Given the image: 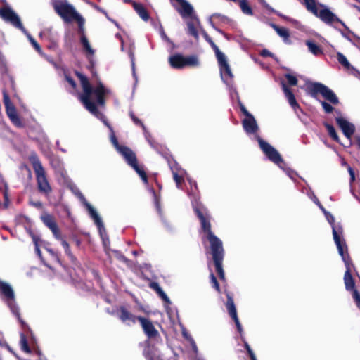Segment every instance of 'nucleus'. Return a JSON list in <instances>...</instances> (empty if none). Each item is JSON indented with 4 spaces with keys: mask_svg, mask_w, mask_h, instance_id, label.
I'll list each match as a JSON object with an SVG mask.
<instances>
[{
    "mask_svg": "<svg viewBox=\"0 0 360 360\" xmlns=\"http://www.w3.org/2000/svg\"><path fill=\"white\" fill-rule=\"evenodd\" d=\"M75 75L79 79L83 93L79 96V100L84 108L96 117L103 120L104 124L112 132L113 128L105 119L104 115L99 111L98 106L104 107L105 105L106 89L101 82L94 89L88 78L79 71H75Z\"/></svg>",
    "mask_w": 360,
    "mask_h": 360,
    "instance_id": "obj_1",
    "label": "nucleus"
},
{
    "mask_svg": "<svg viewBox=\"0 0 360 360\" xmlns=\"http://www.w3.org/2000/svg\"><path fill=\"white\" fill-rule=\"evenodd\" d=\"M194 212L200 222L201 231L203 233L201 240L205 250H207L208 248L222 245L221 240L212 231L210 216L207 212H203L198 207L194 208Z\"/></svg>",
    "mask_w": 360,
    "mask_h": 360,
    "instance_id": "obj_2",
    "label": "nucleus"
},
{
    "mask_svg": "<svg viewBox=\"0 0 360 360\" xmlns=\"http://www.w3.org/2000/svg\"><path fill=\"white\" fill-rule=\"evenodd\" d=\"M52 6L56 13L66 22L76 20L79 29L83 30L84 19L77 13L67 0H53Z\"/></svg>",
    "mask_w": 360,
    "mask_h": 360,
    "instance_id": "obj_3",
    "label": "nucleus"
},
{
    "mask_svg": "<svg viewBox=\"0 0 360 360\" xmlns=\"http://www.w3.org/2000/svg\"><path fill=\"white\" fill-rule=\"evenodd\" d=\"M30 161L36 174L38 191L45 196H49L52 192V188L41 161L36 154L30 156Z\"/></svg>",
    "mask_w": 360,
    "mask_h": 360,
    "instance_id": "obj_4",
    "label": "nucleus"
},
{
    "mask_svg": "<svg viewBox=\"0 0 360 360\" xmlns=\"http://www.w3.org/2000/svg\"><path fill=\"white\" fill-rule=\"evenodd\" d=\"M342 233L343 231L341 228L338 231L335 227H333V239L337 246L338 253L345 263L346 271L352 272L353 271H356V268L348 253V248L345 240L342 238Z\"/></svg>",
    "mask_w": 360,
    "mask_h": 360,
    "instance_id": "obj_5",
    "label": "nucleus"
},
{
    "mask_svg": "<svg viewBox=\"0 0 360 360\" xmlns=\"http://www.w3.org/2000/svg\"><path fill=\"white\" fill-rule=\"evenodd\" d=\"M307 91L313 98H316L319 94H321L332 104L337 105L339 103V99L336 94L322 83L311 82L307 86Z\"/></svg>",
    "mask_w": 360,
    "mask_h": 360,
    "instance_id": "obj_6",
    "label": "nucleus"
},
{
    "mask_svg": "<svg viewBox=\"0 0 360 360\" xmlns=\"http://www.w3.org/2000/svg\"><path fill=\"white\" fill-rule=\"evenodd\" d=\"M207 253H210L212 255L214 265L215 266L216 272L222 281H225V273L223 269V260L224 257V249L223 244L208 248Z\"/></svg>",
    "mask_w": 360,
    "mask_h": 360,
    "instance_id": "obj_7",
    "label": "nucleus"
},
{
    "mask_svg": "<svg viewBox=\"0 0 360 360\" xmlns=\"http://www.w3.org/2000/svg\"><path fill=\"white\" fill-rule=\"evenodd\" d=\"M257 141L261 150L268 159L281 167V165L284 164V160L278 150L269 143L264 141L260 136H257Z\"/></svg>",
    "mask_w": 360,
    "mask_h": 360,
    "instance_id": "obj_8",
    "label": "nucleus"
},
{
    "mask_svg": "<svg viewBox=\"0 0 360 360\" xmlns=\"http://www.w3.org/2000/svg\"><path fill=\"white\" fill-rule=\"evenodd\" d=\"M3 101L6 108V112L11 122L18 127H23L22 122L18 115L16 108L12 103L9 96L6 92H4Z\"/></svg>",
    "mask_w": 360,
    "mask_h": 360,
    "instance_id": "obj_9",
    "label": "nucleus"
},
{
    "mask_svg": "<svg viewBox=\"0 0 360 360\" xmlns=\"http://www.w3.org/2000/svg\"><path fill=\"white\" fill-rule=\"evenodd\" d=\"M321 6L323 7V8L318 11V14L315 15V16L319 18L322 22L327 25H332L334 22H338L345 28V30H349V27L345 25V23L329 8L325 7L322 4H321Z\"/></svg>",
    "mask_w": 360,
    "mask_h": 360,
    "instance_id": "obj_10",
    "label": "nucleus"
},
{
    "mask_svg": "<svg viewBox=\"0 0 360 360\" xmlns=\"http://www.w3.org/2000/svg\"><path fill=\"white\" fill-rule=\"evenodd\" d=\"M224 293H225V295L226 296V299H227L225 305H226V307L229 312V314L231 317V319L233 320L238 331L239 332L240 335H242L243 328L240 323L239 319L238 317L236 308L234 301H233V293L226 290H224Z\"/></svg>",
    "mask_w": 360,
    "mask_h": 360,
    "instance_id": "obj_11",
    "label": "nucleus"
},
{
    "mask_svg": "<svg viewBox=\"0 0 360 360\" xmlns=\"http://www.w3.org/2000/svg\"><path fill=\"white\" fill-rule=\"evenodd\" d=\"M0 17L6 21L10 22L13 26L20 30L25 31L19 16L9 7H2L0 8Z\"/></svg>",
    "mask_w": 360,
    "mask_h": 360,
    "instance_id": "obj_12",
    "label": "nucleus"
},
{
    "mask_svg": "<svg viewBox=\"0 0 360 360\" xmlns=\"http://www.w3.org/2000/svg\"><path fill=\"white\" fill-rule=\"evenodd\" d=\"M117 317L122 323L130 326L135 324L137 321L139 322V319L142 316H136L130 312L126 307L120 306L117 309Z\"/></svg>",
    "mask_w": 360,
    "mask_h": 360,
    "instance_id": "obj_13",
    "label": "nucleus"
},
{
    "mask_svg": "<svg viewBox=\"0 0 360 360\" xmlns=\"http://www.w3.org/2000/svg\"><path fill=\"white\" fill-rule=\"evenodd\" d=\"M139 323L145 335L150 339L156 338L159 336L158 330L155 328L153 322L148 318L141 317Z\"/></svg>",
    "mask_w": 360,
    "mask_h": 360,
    "instance_id": "obj_14",
    "label": "nucleus"
},
{
    "mask_svg": "<svg viewBox=\"0 0 360 360\" xmlns=\"http://www.w3.org/2000/svg\"><path fill=\"white\" fill-rule=\"evenodd\" d=\"M217 60L219 64L221 79L225 82L231 80L233 77V75L231 70L226 56L224 54L217 58Z\"/></svg>",
    "mask_w": 360,
    "mask_h": 360,
    "instance_id": "obj_15",
    "label": "nucleus"
},
{
    "mask_svg": "<svg viewBox=\"0 0 360 360\" xmlns=\"http://www.w3.org/2000/svg\"><path fill=\"white\" fill-rule=\"evenodd\" d=\"M335 120L338 125L342 129L344 135L347 138L351 139L355 131L354 125L342 117H337Z\"/></svg>",
    "mask_w": 360,
    "mask_h": 360,
    "instance_id": "obj_16",
    "label": "nucleus"
},
{
    "mask_svg": "<svg viewBox=\"0 0 360 360\" xmlns=\"http://www.w3.org/2000/svg\"><path fill=\"white\" fill-rule=\"evenodd\" d=\"M180 4L181 8H178V12L183 18L191 17L192 19L196 20L198 23H200L199 19L192 15L193 13V6L187 2L186 0H176Z\"/></svg>",
    "mask_w": 360,
    "mask_h": 360,
    "instance_id": "obj_17",
    "label": "nucleus"
},
{
    "mask_svg": "<svg viewBox=\"0 0 360 360\" xmlns=\"http://www.w3.org/2000/svg\"><path fill=\"white\" fill-rule=\"evenodd\" d=\"M282 89L285 94L286 98L290 104V105L293 108L295 111L297 110H301L300 105L296 101L295 96L292 92V91L286 85L284 82H281Z\"/></svg>",
    "mask_w": 360,
    "mask_h": 360,
    "instance_id": "obj_18",
    "label": "nucleus"
},
{
    "mask_svg": "<svg viewBox=\"0 0 360 360\" xmlns=\"http://www.w3.org/2000/svg\"><path fill=\"white\" fill-rule=\"evenodd\" d=\"M124 158L127 163L131 166L138 162L135 153L128 146H124L118 151Z\"/></svg>",
    "mask_w": 360,
    "mask_h": 360,
    "instance_id": "obj_19",
    "label": "nucleus"
},
{
    "mask_svg": "<svg viewBox=\"0 0 360 360\" xmlns=\"http://www.w3.org/2000/svg\"><path fill=\"white\" fill-rule=\"evenodd\" d=\"M242 124L244 130L248 134H255L259 129L257 122L252 115L245 117L243 120Z\"/></svg>",
    "mask_w": 360,
    "mask_h": 360,
    "instance_id": "obj_20",
    "label": "nucleus"
},
{
    "mask_svg": "<svg viewBox=\"0 0 360 360\" xmlns=\"http://www.w3.org/2000/svg\"><path fill=\"white\" fill-rule=\"evenodd\" d=\"M0 295L4 296L6 302L15 299V294L12 287L8 283L2 281H0Z\"/></svg>",
    "mask_w": 360,
    "mask_h": 360,
    "instance_id": "obj_21",
    "label": "nucleus"
},
{
    "mask_svg": "<svg viewBox=\"0 0 360 360\" xmlns=\"http://www.w3.org/2000/svg\"><path fill=\"white\" fill-rule=\"evenodd\" d=\"M7 304L8 307L10 308L12 313L18 318V321L20 322L22 327L26 330H30V328L26 324V323L21 319L20 314V309L16 304L15 302V299L13 300L7 301Z\"/></svg>",
    "mask_w": 360,
    "mask_h": 360,
    "instance_id": "obj_22",
    "label": "nucleus"
},
{
    "mask_svg": "<svg viewBox=\"0 0 360 360\" xmlns=\"http://www.w3.org/2000/svg\"><path fill=\"white\" fill-rule=\"evenodd\" d=\"M79 32H82V35L80 37V42L82 45L83 50L86 53V56H94L95 53L94 49L91 46V44L84 33V30H79Z\"/></svg>",
    "mask_w": 360,
    "mask_h": 360,
    "instance_id": "obj_23",
    "label": "nucleus"
},
{
    "mask_svg": "<svg viewBox=\"0 0 360 360\" xmlns=\"http://www.w3.org/2000/svg\"><path fill=\"white\" fill-rule=\"evenodd\" d=\"M169 65L174 69L184 68V56L180 53L174 54L169 58Z\"/></svg>",
    "mask_w": 360,
    "mask_h": 360,
    "instance_id": "obj_24",
    "label": "nucleus"
},
{
    "mask_svg": "<svg viewBox=\"0 0 360 360\" xmlns=\"http://www.w3.org/2000/svg\"><path fill=\"white\" fill-rule=\"evenodd\" d=\"M134 9L139 15V17L144 21H148L150 19V15L147 9L144 7V6L142 4L134 3Z\"/></svg>",
    "mask_w": 360,
    "mask_h": 360,
    "instance_id": "obj_25",
    "label": "nucleus"
},
{
    "mask_svg": "<svg viewBox=\"0 0 360 360\" xmlns=\"http://www.w3.org/2000/svg\"><path fill=\"white\" fill-rule=\"evenodd\" d=\"M343 279L345 285V289L347 291H352V290L356 288L355 281L352 276V272L345 271Z\"/></svg>",
    "mask_w": 360,
    "mask_h": 360,
    "instance_id": "obj_26",
    "label": "nucleus"
},
{
    "mask_svg": "<svg viewBox=\"0 0 360 360\" xmlns=\"http://www.w3.org/2000/svg\"><path fill=\"white\" fill-rule=\"evenodd\" d=\"M86 208L89 211V214L91 215V218L94 219L95 224L98 226L99 229L103 227V221L98 214L97 212L95 210V209L88 202L86 203Z\"/></svg>",
    "mask_w": 360,
    "mask_h": 360,
    "instance_id": "obj_27",
    "label": "nucleus"
},
{
    "mask_svg": "<svg viewBox=\"0 0 360 360\" xmlns=\"http://www.w3.org/2000/svg\"><path fill=\"white\" fill-rule=\"evenodd\" d=\"M86 208L89 211V214L91 215V218L94 219L95 224L98 226L99 229L103 227V221L98 214L97 212L95 210V209L88 202L86 203Z\"/></svg>",
    "mask_w": 360,
    "mask_h": 360,
    "instance_id": "obj_28",
    "label": "nucleus"
},
{
    "mask_svg": "<svg viewBox=\"0 0 360 360\" xmlns=\"http://www.w3.org/2000/svg\"><path fill=\"white\" fill-rule=\"evenodd\" d=\"M271 26L281 37L283 38L285 42L289 41L290 32L287 28L279 27L274 23H271Z\"/></svg>",
    "mask_w": 360,
    "mask_h": 360,
    "instance_id": "obj_29",
    "label": "nucleus"
},
{
    "mask_svg": "<svg viewBox=\"0 0 360 360\" xmlns=\"http://www.w3.org/2000/svg\"><path fill=\"white\" fill-rule=\"evenodd\" d=\"M305 44L307 46L309 51L314 55L319 56L323 53L321 47L314 41L307 40Z\"/></svg>",
    "mask_w": 360,
    "mask_h": 360,
    "instance_id": "obj_30",
    "label": "nucleus"
},
{
    "mask_svg": "<svg viewBox=\"0 0 360 360\" xmlns=\"http://www.w3.org/2000/svg\"><path fill=\"white\" fill-rule=\"evenodd\" d=\"M184 68L185 67H198L200 65L198 57L196 55L184 56Z\"/></svg>",
    "mask_w": 360,
    "mask_h": 360,
    "instance_id": "obj_31",
    "label": "nucleus"
},
{
    "mask_svg": "<svg viewBox=\"0 0 360 360\" xmlns=\"http://www.w3.org/2000/svg\"><path fill=\"white\" fill-rule=\"evenodd\" d=\"M187 25V33L193 36L195 40H198L199 34L198 30L195 27V22L193 20H188L186 23Z\"/></svg>",
    "mask_w": 360,
    "mask_h": 360,
    "instance_id": "obj_32",
    "label": "nucleus"
},
{
    "mask_svg": "<svg viewBox=\"0 0 360 360\" xmlns=\"http://www.w3.org/2000/svg\"><path fill=\"white\" fill-rule=\"evenodd\" d=\"M336 58L338 63L341 64L346 70H354V68L349 63L347 58L342 53L338 52Z\"/></svg>",
    "mask_w": 360,
    "mask_h": 360,
    "instance_id": "obj_33",
    "label": "nucleus"
},
{
    "mask_svg": "<svg viewBox=\"0 0 360 360\" xmlns=\"http://www.w3.org/2000/svg\"><path fill=\"white\" fill-rule=\"evenodd\" d=\"M302 4L305 6L307 10L314 15L318 14V8L315 0H303Z\"/></svg>",
    "mask_w": 360,
    "mask_h": 360,
    "instance_id": "obj_34",
    "label": "nucleus"
},
{
    "mask_svg": "<svg viewBox=\"0 0 360 360\" xmlns=\"http://www.w3.org/2000/svg\"><path fill=\"white\" fill-rule=\"evenodd\" d=\"M323 125L326 127V129H327L328 135L330 136V138L333 141H335L338 143H340V139H339V136L335 131V127L332 124H330L328 122H325L323 124Z\"/></svg>",
    "mask_w": 360,
    "mask_h": 360,
    "instance_id": "obj_35",
    "label": "nucleus"
},
{
    "mask_svg": "<svg viewBox=\"0 0 360 360\" xmlns=\"http://www.w3.org/2000/svg\"><path fill=\"white\" fill-rule=\"evenodd\" d=\"M139 175L145 184H148V176L143 168L138 164V162L131 166Z\"/></svg>",
    "mask_w": 360,
    "mask_h": 360,
    "instance_id": "obj_36",
    "label": "nucleus"
},
{
    "mask_svg": "<svg viewBox=\"0 0 360 360\" xmlns=\"http://www.w3.org/2000/svg\"><path fill=\"white\" fill-rule=\"evenodd\" d=\"M239 6L243 13L249 15H253L252 9L251 6L249 5L248 0H240Z\"/></svg>",
    "mask_w": 360,
    "mask_h": 360,
    "instance_id": "obj_37",
    "label": "nucleus"
},
{
    "mask_svg": "<svg viewBox=\"0 0 360 360\" xmlns=\"http://www.w3.org/2000/svg\"><path fill=\"white\" fill-rule=\"evenodd\" d=\"M259 2L266 9H267L271 13L277 15L278 16L282 18L283 19L286 20L288 18L285 15L280 13L278 11L274 9L269 4L266 3L265 0H259Z\"/></svg>",
    "mask_w": 360,
    "mask_h": 360,
    "instance_id": "obj_38",
    "label": "nucleus"
},
{
    "mask_svg": "<svg viewBox=\"0 0 360 360\" xmlns=\"http://www.w3.org/2000/svg\"><path fill=\"white\" fill-rule=\"evenodd\" d=\"M210 283H211L212 288L217 292L221 293V288H220L219 283L212 270H210Z\"/></svg>",
    "mask_w": 360,
    "mask_h": 360,
    "instance_id": "obj_39",
    "label": "nucleus"
},
{
    "mask_svg": "<svg viewBox=\"0 0 360 360\" xmlns=\"http://www.w3.org/2000/svg\"><path fill=\"white\" fill-rule=\"evenodd\" d=\"M20 346H21V349L22 351H24L25 352H26V353L31 352V349L29 346L26 336L23 333L20 334Z\"/></svg>",
    "mask_w": 360,
    "mask_h": 360,
    "instance_id": "obj_40",
    "label": "nucleus"
},
{
    "mask_svg": "<svg viewBox=\"0 0 360 360\" xmlns=\"http://www.w3.org/2000/svg\"><path fill=\"white\" fill-rule=\"evenodd\" d=\"M129 115L136 125L140 126L143 129L144 131H146V127L145 124L140 119H139L135 115V114L133 111H131V110L129 111Z\"/></svg>",
    "mask_w": 360,
    "mask_h": 360,
    "instance_id": "obj_41",
    "label": "nucleus"
},
{
    "mask_svg": "<svg viewBox=\"0 0 360 360\" xmlns=\"http://www.w3.org/2000/svg\"><path fill=\"white\" fill-rule=\"evenodd\" d=\"M206 41L209 43L213 51H214L216 58H219L224 55V53L219 50V47L215 44L211 37L206 39Z\"/></svg>",
    "mask_w": 360,
    "mask_h": 360,
    "instance_id": "obj_42",
    "label": "nucleus"
},
{
    "mask_svg": "<svg viewBox=\"0 0 360 360\" xmlns=\"http://www.w3.org/2000/svg\"><path fill=\"white\" fill-rule=\"evenodd\" d=\"M206 41L209 43L213 51H214L216 58H219L224 55V53L219 50V47L215 44L211 37L206 39Z\"/></svg>",
    "mask_w": 360,
    "mask_h": 360,
    "instance_id": "obj_43",
    "label": "nucleus"
},
{
    "mask_svg": "<svg viewBox=\"0 0 360 360\" xmlns=\"http://www.w3.org/2000/svg\"><path fill=\"white\" fill-rule=\"evenodd\" d=\"M45 224L51 229V231H56V226H58L56 221L52 219L51 217L48 216L44 218V220Z\"/></svg>",
    "mask_w": 360,
    "mask_h": 360,
    "instance_id": "obj_44",
    "label": "nucleus"
},
{
    "mask_svg": "<svg viewBox=\"0 0 360 360\" xmlns=\"http://www.w3.org/2000/svg\"><path fill=\"white\" fill-rule=\"evenodd\" d=\"M110 141L113 146L115 148V149L119 151L120 148H122L124 146L120 145L118 140L115 134L114 131L112 132H110Z\"/></svg>",
    "mask_w": 360,
    "mask_h": 360,
    "instance_id": "obj_45",
    "label": "nucleus"
},
{
    "mask_svg": "<svg viewBox=\"0 0 360 360\" xmlns=\"http://www.w3.org/2000/svg\"><path fill=\"white\" fill-rule=\"evenodd\" d=\"M351 292L352 294V298L354 299L356 307L360 309V292L356 288L352 290Z\"/></svg>",
    "mask_w": 360,
    "mask_h": 360,
    "instance_id": "obj_46",
    "label": "nucleus"
},
{
    "mask_svg": "<svg viewBox=\"0 0 360 360\" xmlns=\"http://www.w3.org/2000/svg\"><path fill=\"white\" fill-rule=\"evenodd\" d=\"M285 77L288 80V83L290 86H297L298 83V80L297 77L294 75H292L289 73L285 75Z\"/></svg>",
    "mask_w": 360,
    "mask_h": 360,
    "instance_id": "obj_47",
    "label": "nucleus"
},
{
    "mask_svg": "<svg viewBox=\"0 0 360 360\" xmlns=\"http://www.w3.org/2000/svg\"><path fill=\"white\" fill-rule=\"evenodd\" d=\"M346 31L351 34L353 37L352 43L358 48H360V37L357 36L354 32H353L349 28V30Z\"/></svg>",
    "mask_w": 360,
    "mask_h": 360,
    "instance_id": "obj_48",
    "label": "nucleus"
},
{
    "mask_svg": "<svg viewBox=\"0 0 360 360\" xmlns=\"http://www.w3.org/2000/svg\"><path fill=\"white\" fill-rule=\"evenodd\" d=\"M146 132V138L147 139V141H148L149 144L150 145V146L155 149H157L158 148V143L156 142L152 137V136L148 133L147 131H145Z\"/></svg>",
    "mask_w": 360,
    "mask_h": 360,
    "instance_id": "obj_49",
    "label": "nucleus"
},
{
    "mask_svg": "<svg viewBox=\"0 0 360 360\" xmlns=\"http://www.w3.org/2000/svg\"><path fill=\"white\" fill-rule=\"evenodd\" d=\"M8 72V68L6 65V63L4 58V57L0 55V72L1 75L6 74Z\"/></svg>",
    "mask_w": 360,
    "mask_h": 360,
    "instance_id": "obj_50",
    "label": "nucleus"
},
{
    "mask_svg": "<svg viewBox=\"0 0 360 360\" xmlns=\"http://www.w3.org/2000/svg\"><path fill=\"white\" fill-rule=\"evenodd\" d=\"M61 245L64 248L66 255H68L71 259H73L74 257L71 252L68 243L65 240H62Z\"/></svg>",
    "mask_w": 360,
    "mask_h": 360,
    "instance_id": "obj_51",
    "label": "nucleus"
},
{
    "mask_svg": "<svg viewBox=\"0 0 360 360\" xmlns=\"http://www.w3.org/2000/svg\"><path fill=\"white\" fill-rule=\"evenodd\" d=\"M325 213L326 215L327 220L330 223V224L332 226L333 229V227H335L338 231L339 230L340 228H341L342 229V228L341 226L338 227L335 225V217L331 214H330L329 212H325Z\"/></svg>",
    "mask_w": 360,
    "mask_h": 360,
    "instance_id": "obj_52",
    "label": "nucleus"
},
{
    "mask_svg": "<svg viewBox=\"0 0 360 360\" xmlns=\"http://www.w3.org/2000/svg\"><path fill=\"white\" fill-rule=\"evenodd\" d=\"M86 58H88L89 63L87 66L88 69L91 72L93 75H96V72L94 70L95 62L94 60L93 56H86Z\"/></svg>",
    "mask_w": 360,
    "mask_h": 360,
    "instance_id": "obj_53",
    "label": "nucleus"
},
{
    "mask_svg": "<svg viewBox=\"0 0 360 360\" xmlns=\"http://www.w3.org/2000/svg\"><path fill=\"white\" fill-rule=\"evenodd\" d=\"M321 103L326 113H331L334 110V108L326 101H321Z\"/></svg>",
    "mask_w": 360,
    "mask_h": 360,
    "instance_id": "obj_54",
    "label": "nucleus"
},
{
    "mask_svg": "<svg viewBox=\"0 0 360 360\" xmlns=\"http://www.w3.org/2000/svg\"><path fill=\"white\" fill-rule=\"evenodd\" d=\"M29 39H30V43L32 44L33 47L35 49V50L39 53H40V54L42 53V49H41L40 45L37 43V41L34 38H32L31 36L29 37Z\"/></svg>",
    "mask_w": 360,
    "mask_h": 360,
    "instance_id": "obj_55",
    "label": "nucleus"
},
{
    "mask_svg": "<svg viewBox=\"0 0 360 360\" xmlns=\"http://www.w3.org/2000/svg\"><path fill=\"white\" fill-rule=\"evenodd\" d=\"M173 179L176 182L177 187L179 188V186L184 182V178L179 175L177 172H173Z\"/></svg>",
    "mask_w": 360,
    "mask_h": 360,
    "instance_id": "obj_56",
    "label": "nucleus"
},
{
    "mask_svg": "<svg viewBox=\"0 0 360 360\" xmlns=\"http://www.w3.org/2000/svg\"><path fill=\"white\" fill-rule=\"evenodd\" d=\"M149 286L150 288L154 290L158 295L163 290L162 288L160 286L159 283L157 282H151Z\"/></svg>",
    "mask_w": 360,
    "mask_h": 360,
    "instance_id": "obj_57",
    "label": "nucleus"
},
{
    "mask_svg": "<svg viewBox=\"0 0 360 360\" xmlns=\"http://www.w3.org/2000/svg\"><path fill=\"white\" fill-rule=\"evenodd\" d=\"M65 79L68 82V84L72 86L73 89H75L77 87V84L74 79L70 77L69 75H65Z\"/></svg>",
    "mask_w": 360,
    "mask_h": 360,
    "instance_id": "obj_58",
    "label": "nucleus"
},
{
    "mask_svg": "<svg viewBox=\"0 0 360 360\" xmlns=\"http://www.w3.org/2000/svg\"><path fill=\"white\" fill-rule=\"evenodd\" d=\"M29 204L37 209H41L43 207V204L41 201H34L32 200H29Z\"/></svg>",
    "mask_w": 360,
    "mask_h": 360,
    "instance_id": "obj_59",
    "label": "nucleus"
},
{
    "mask_svg": "<svg viewBox=\"0 0 360 360\" xmlns=\"http://www.w3.org/2000/svg\"><path fill=\"white\" fill-rule=\"evenodd\" d=\"M54 237L57 239V240H59L62 242V240H64L61 236V233H60V231L58 228V226H56V231H51Z\"/></svg>",
    "mask_w": 360,
    "mask_h": 360,
    "instance_id": "obj_60",
    "label": "nucleus"
},
{
    "mask_svg": "<svg viewBox=\"0 0 360 360\" xmlns=\"http://www.w3.org/2000/svg\"><path fill=\"white\" fill-rule=\"evenodd\" d=\"M347 170L350 176V182H354L355 180L354 170L349 165H347Z\"/></svg>",
    "mask_w": 360,
    "mask_h": 360,
    "instance_id": "obj_61",
    "label": "nucleus"
},
{
    "mask_svg": "<svg viewBox=\"0 0 360 360\" xmlns=\"http://www.w3.org/2000/svg\"><path fill=\"white\" fill-rule=\"evenodd\" d=\"M158 295L161 297V299L165 302L166 303H170V300L167 295V294L162 290L161 292L158 294Z\"/></svg>",
    "mask_w": 360,
    "mask_h": 360,
    "instance_id": "obj_62",
    "label": "nucleus"
},
{
    "mask_svg": "<svg viewBox=\"0 0 360 360\" xmlns=\"http://www.w3.org/2000/svg\"><path fill=\"white\" fill-rule=\"evenodd\" d=\"M239 105H240V109L241 112H243V114L245 116V117L252 115V114L249 112V111L246 109V108L244 106L243 104L240 103Z\"/></svg>",
    "mask_w": 360,
    "mask_h": 360,
    "instance_id": "obj_63",
    "label": "nucleus"
},
{
    "mask_svg": "<svg viewBox=\"0 0 360 360\" xmlns=\"http://www.w3.org/2000/svg\"><path fill=\"white\" fill-rule=\"evenodd\" d=\"M245 349L247 350V352H248L251 360H257L255 354H254L253 351L250 348V346L248 348H245Z\"/></svg>",
    "mask_w": 360,
    "mask_h": 360,
    "instance_id": "obj_64",
    "label": "nucleus"
}]
</instances>
